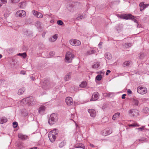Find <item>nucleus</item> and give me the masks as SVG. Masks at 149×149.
Listing matches in <instances>:
<instances>
[{
  "mask_svg": "<svg viewBox=\"0 0 149 149\" xmlns=\"http://www.w3.org/2000/svg\"><path fill=\"white\" fill-rule=\"evenodd\" d=\"M74 57V55L73 54L70 52H68L66 54L65 57V62L68 63H70Z\"/></svg>",
  "mask_w": 149,
  "mask_h": 149,
  "instance_id": "nucleus-4",
  "label": "nucleus"
},
{
  "mask_svg": "<svg viewBox=\"0 0 149 149\" xmlns=\"http://www.w3.org/2000/svg\"><path fill=\"white\" fill-rule=\"evenodd\" d=\"M58 37L57 34H55L49 38V41L50 42H52L55 41L57 39Z\"/></svg>",
  "mask_w": 149,
  "mask_h": 149,
  "instance_id": "nucleus-18",
  "label": "nucleus"
},
{
  "mask_svg": "<svg viewBox=\"0 0 149 149\" xmlns=\"http://www.w3.org/2000/svg\"><path fill=\"white\" fill-rule=\"evenodd\" d=\"M65 101L67 104L68 106L71 105L73 103L72 98L70 97H67L66 98Z\"/></svg>",
  "mask_w": 149,
  "mask_h": 149,
  "instance_id": "nucleus-10",
  "label": "nucleus"
},
{
  "mask_svg": "<svg viewBox=\"0 0 149 149\" xmlns=\"http://www.w3.org/2000/svg\"><path fill=\"white\" fill-rule=\"evenodd\" d=\"M100 63L98 62L94 63L93 65H92V67L94 68H97L100 66Z\"/></svg>",
  "mask_w": 149,
  "mask_h": 149,
  "instance_id": "nucleus-27",
  "label": "nucleus"
},
{
  "mask_svg": "<svg viewBox=\"0 0 149 149\" xmlns=\"http://www.w3.org/2000/svg\"><path fill=\"white\" fill-rule=\"evenodd\" d=\"M102 78V76L100 74H98L96 77L95 79L97 81H100Z\"/></svg>",
  "mask_w": 149,
  "mask_h": 149,
  "instance_id": "nucleus-33",
  "label": "nucleus"
},
{
  "mask_svg": "<svg viewBox=\"0 0 149 149\" xmlns=\"http://www.w3.org/2000/svg\"><path fill=\"white\" fill-rule=\"evenodd\" d=\"M126 95L125 94H123L122 96V98L123 99H124L125 98V96Z\"/></svg>",
  "mask_w": 149,
  "mask_h": 149,
  "instance_id": "nucleus-52",
  "label": "nucleus"
},
{
  "mask_svg": "<svg viewBox=\"0 0 149 149\" xmlns=\"http://www.w3.org/2000/svg\"><path fill=\"white\" fill-rule=\"evenodd\" d=\"M4 81L3 80L0 79V85H3Z\"/></svg>",
  "mask_w": 149,
  "mask_h": 149,
  "instance_id": "nucleus-44",
  "label": "nucleus"
},
{
  "mask_svg": "<svg viewBox=\"0 0 149 149\" xmlns=\"http://www.w3.org/2000/svg\"><path fill=\"white\" fill-rule=\"evenodd\" d=\"M112 133V130L109 129H106L103 130L102 132L103 135L106 136Z\"/></svg>",
  "mask_w": 149,
  "mask_h": 149,
  "instance_id": "nucleus-13",
  "label": "nucleus"
},
{
  "mask_svg": "<svg viewBox=\"0 0 149 149\" xmlns=\"http://www.w3.org/2000/svg\"><path fill=\"white\" fill-rule=\"evenodd\" d=\"M1 6V3H0V7Z\"/></svg>",
  "mask_w": 149,
  "mask_h": 149,
  "instance_id": "nucleus-62",
  "label": "nucleus"
},
{
  "mask_svg": "<svg viewBox=\"0 0 149 149\" xmlns=\"http://www.w3.org/2000/svg\"><path fill=\"white\" fill-rule=\"evenodd\" d=\"M58 130L57 129H54L49 132L48 137L51 142H54L58 136Z\"/></svg>",
  "mask_w": 149,
  "mask_h": 149,
  "instance_id": "nucleus-2",
  "label": "nucleus"
},
{
  "mask_svg": "<svg viewBox=\"0 0 149 149\" xmlns=\"http://www.w3.org/2000/svg\"><path fill=\"white\" fill-rule=\"evenodd\" d=\"M21 104L27 105L28 106H32L36 104L35 100L33 97L31 96L24 98L21 100Z\"/></svg>",
  "mask_w": 149,
  "mask_h": 149,
  "instance_id": "nucleus-1",
  "label": "nucleus"
},
{
  "mask_svg": "<svg viewBox=\"0 0 149 149\" xmlns=\"http://www.w3.org/2000/svg\"><path fill=\"white\" fill-rule=\"evenodd\" d=\"M46 107L44 105H41L38 109V112L40 114H43L45 110Z\"/></svg>",
  "mask_w": 149,
  "mask_h": 149,
  "instance_id": "nucleus-11",
  "label": "nucleus"
},
{
  "mask_svg": "<svg viewBox=\"0 0 149 149\" xmlns=\"http://www.w3.org/2000/svg\"><path fill=\"white\" fill-rule=\"evenodd\" d=\"M35 149V148H34V147H33V148H30V149Z\"/></svg>",
  "mask_w": 149,
  "mask_h": 149,
  "instance_id": "nucleus-59",
  "label": "nucleus"
},
{
  "mask_svg": "<svg viewBox=\"0 0 149 149\" xmlns=\"http://www.w3.org/2000/svg\"><path fill=\"white\" fill-rule=\"evenodd\" d=\"M66 144V141L65 140L63 141L59 144V146L60 148H62Z\"/></svg>",
  "mask_w": 149,
  "mask_h": 149,
  "instance_id": "nucleus-28",
  "label": "nucleus"
},
{
  "mask_svg": "<svg viewBox=\"0 0 149 149\" xmlns=\"http://www.w3.org/2000/svg\"><path fill=\"white\" fill-rule=\"evenodd\" d=\"M31 79L33 81H34L35 79L34 77H33V76L31 77Z\"/></svg>",
  "mask_w": 149,
  "mask_h": 149,
  "instance_id": "nucleus-55",
  "label": "nucleus"
},
{
  "mask_svg": "<svg viewBox=\"0 0 149 149\" xmlns=\"http://www.w3.org/2000/svg\"><path fill=\"white\" fill-rule=\"evenodd\" d=\"M17 55L18 56H20L24 58H25L27 56L26 54V53H19L17 54Z\"/></svg>",
  "mask_w": 149,
  "mask_h": 149,
  "instance_id": "nucleus-29",
  "label": "nucleus"
},
{
  "mask_svg": "<svg viewBox=\"0 0 149 149\" xmlns=\"http://www.w3.org/2000/svg\"><path fill=\"white\" fill-rule=\"evenodd\" d=\"M137 92L143 95L146 93L147 92V89L144 87L139 86L137 88Z\"/></svg>",
  "mask_w": 149,
  "mask_h": 149,
  "instance_id": "nucleus-5",
  "label": "nucleus"
},
{
  "mask_svg": "<svg viewBox=\"0 0 149 149\" xmlns=\"http://www.w3.org/2000/svg\"><path fill=\"white\" fill-rule=\"evenodd\" d=\"M58 116L57 114L52 113L50 115L48 120L49 124L52 125L56 123L58 120Z\"/></svg>",
  "mask_w": 149,
  "mask_h": 149,
  "instance_id": "nucleus-3",
  "label": "nucleus"
},
{
  "mask_svg": "<svg viewBox=\"0 0 149 149\" xmlns=\"http://www.w3.org/2000/svg\"><path fill=\"white\" fill-rule=\"evenodd\" d=\"M103 43L102 42H100L99 43V44H98V46H99V47L100 48H101V47H100V46H101L102 45V44Z\"/></svg>",
  "mask_w": 149,
  "mask_h": 149,
  "instance_id": "nucleus-54",
  "label": "nucleus"
},
{
  "mask_svg": "<svg viewBox=\"0 0 149 149\" xmlns=\"http://www.w3.org/2000/svg\"><path fill=\"white\" fill-rule=\"evenodd\" d=\"M144 56V54H141L139 56V58L140 59H142L143 58Z\"/></svg>",
  "mask_w": 149,
  "mask_h": 149,
  "instance_id": "nucleus-41",
  "label": "nucleus"
},
{
  "mask_svg": "<svg viewBox=\"0 0 149 149\" xmlns=\"http://www.w3.org/2000/svg\"><path fill=\"white\" fill-rule=\"evenodd\" d=\"M132 44L130 43H127L125 44L124 45L123 47H124L125 48H127L128 47H130L132 46Z\"/></svg>",
  "mask_w": 149,
  "mask_h": 149,
  "instance_id": "nucleus-32",
  "label": "nucleus"
},
{
  "mask_svg": "<svg viewBox=\"0 0 149 149\" xmlns=\"http://www.w3.org/2000/svg\"><path fill=\"white\" fill-rule=\"evenodd\" d=\"M99 97V95L97 92L94 93L92 95L90 101H95L97 100Z\"/></svg>",
  "mask_w": 149,
  "mask_h": 149,
  "instance_id": "nucleus-14",
  "label": "nucleus"
},
{
  "mask_svg": "<svg viewBox=\"0 0 149 149\" xmlns=\"http://www.w3.org/2000/svg\"><path fill=\"white\" fill-rule=\"evenodd\" d=\"M69 42L70 45L73 46H78L81 44V42L79 40L74 39L70 40Z\"/></svg>",
  "mask_w": 149,
  "mask_h": 149,
  "instance_id": "nucleus-6",
  "label": "nucleus"
},
{
  "mask_svg": "<svg viewBox=\"0 0 149 149\" xmlns=\"http://www.w3.org/2000/svg\"><path fill=\"white\" fill-rule=\"evenodd\" d=\"M97 50V49L96 48H91L87 51L86 54L87 55H90L95 54L96 53Z\"/></svg>",
  "mask_w": 149,
  "mask_h": 149,
  "instance_id": "nucleus-8",
  "label": "nucleus"
},
{
  "mask_svg": "<svg viewBox=\"0 0 149 149\" xmlns=\"http://www.w3.org/2000/svg\"><path fill=\"white\" fill-rule=\"evenodd\" d=\"M90 145L92 147H94L93 145L92 144H90Z\"/></svg>",
  "mask_w": 149,
  "mask_h": 149,
  "instance_id": "nucleus-58",
  "label": "nucleus"
},
{
  "mask_svg": "<svg viewBox=\"0 0 149 149\" xmlns=\"http://www.w3.org/2000/svg\"><path fill=\"white\" fill-rule=\"evenodd\" d=\"M34 148H35L34 149H37V147H34Z\"/></svg>",
  "mask_w": 149,
  "mask_h": 149,
  "instance_id": "nucleus-61",
  "label": "nucleus"
},
{
  "mask_svg": "<svg viewBox=\"0 0 149 149\" xmlns=\"http://www.w3.org/2000/svg\"><path fill=\"white\" fill-rule=\"evenodd\" d=\"M26 6V3L24 2H22L19 4V6L22 8H24Z\"/></svg>",
  "mask_w": 149,
  "mask_h": 149,
  "instance_id": "nucleus-23",
  "label": "nucleus"
},
{
  "mask_svg": "<svg viewBox=\"0 0 149 149\" xmlns=\"http://www.w3.org/2000/svg\"><path fill=\"white\" fill-rule=\"evenodd\" d=\"M32 13L33 15L38 18H41L43 15L42 13L35 10H33Z\"/></svg>",
  "mask_w": 149,
  "mask_h": 149,
  "instance_id": "nucleus-15",
  "label": "nucleus"
},
{
  "mask_svg": "<svg viewBox=\"0 0 149 149\" xmlns=\"http://www.w3.org/2000/svg\"><path fill=\"white\" fill-rule=\"evenodd\" d=\"M8 120L5 117H2L0 118V124H2L6 123Z\"/></svg>",
  "mask_w": 149,
  "mask_h": 149,
  "instance_id": "nucleus-20",
  "label": "nucleus"
},
{
  "mask_svg": "<svg viewBox=\"0 0 149 149\" xmlns=\"http://www.w3.org/2000/svg\"><path fill=\"white\" fill-rule=\"evenodd\" d=\"M20 0H10L11 3H16L18 2Z\"/></svg>",
  "mask_w": 149,
  "mask_h": 149,
  "instance_id": "nucleus-37",
  "label": "nucleus"
},
{
  "mask_svg": "<svg viewBox=\"0 0 149 149\" xmlns=\"http://www.w3.org/2000/svg\"><path fill=\"white\" fill-rule=\"evenodd\" d=\"M110 72H111V71L109 70H107V72L106 73V75H108V73H110Z\"/></svg>",
  "mask_w": 149,
  "mask_h": 149,
  "instance_id": "nucleus-51",
  "label": "nucleus"
},
{
  "mask_svg": "<svg viewBox=\"0 0 149 149\" xmlns=\"http://www.w3.org/2000/svg\"><path fill=\"white\" fill-rule=\"evenodd\" d=\"M2 57V56L0 54V58H1Z\"/></svg>",
  "mask_w": 149,
  "mask_h": 149,
  "instance_id": "nucleus-60",
  "label": "nucleus"
},
{
  "mask_svg": "<svg viewBox=\"0 0 149 149\" xmlns=\"http://www.w3.org/2000/svg\"><path fill=\"white\" fill-rule=\"evenodd\" d=\"M88 112L90 114L91 116L92 117H95L96 116L95 111L93 109H88Z\"/></svg>",
  "mask_w": 149,
  "mask_h": 149,
  "instance_id": "nucleus-17",
  "label": "nucleus"
},
{
  "mask_svg": "<svg viewBox=\"0 0 149 149\" xmlns=\"http://www.w3.org/2000/svg\"><path fill=\"white\" fill-rule=\"evenodd\" d=\"M129 127H139V125L136 123H134L131 124H129L128 125Z\"/></svg>",
  "mask_w": 149,
  "mask_h": 149,
  "instance_id": "nucleus-34",
  "label": "nucleus"
},
{
  "mask_svg": "<svg viewBox=\"0 0 149 149\" xmlns=\"http://www.w3.org/2000/svg\"><path fill=\"white\" fill-rule=\"evenodd\" d=\"M18 138L22 140H24L27 139L28 138L27 136L22 134L21 133H19L18 134Z\"/></svg>",
  "mask_w": 149,
  "mask_h": 149,
  "instance_id": "nucleus-19",
  "label": "nucleus"
},
{
  "mask_svg": "<svg viewBox=\"0 0 149 149\" xmlns=\"http://www.w3.org/2000/svg\"><path fill=\"white\" fill-rule=\"evenodd\" d=\"M87 84L86 81H83L79 85L80 87L81 88H84L86 86Z\"/></svg>",
  "mask_w": 149,
  "mask_h": 149,
  "instance_id": "nucleus-30",
  "label": "nucleus"
},
{
  "mask_svg": "<svg viewBox=\"0 0 149 149\" xmlns=\"http://www.w3.org/2000/svg\"><path fill=\"white\" fill-rule=\"evenodd\" d=\"M149 6V4H144V3L143 2L140 3L139 4V6L140 11H142Z\"/></svg>",
  "mask_w": 149,
  "mask_h": 149,
  "instance_id": "nucleus-16",
  "label": "nucleus"
},
{
  "mask_svg": "<svg viewBox=\"0 0 149 149\" xmlns=\"http://www.w3.org/2000/svg\"><path fill=\"white\" fill-rule=\"evenodd\" d=\"M128 113L130 116L134 117L138 115L139 112L136 109H132L128 111Z\"/></svg>",
  "mask_w": 149,
  "mask_h": 149,
  "instance_id": "nucleus-7",
  "label": "nucleus"
},
{
  "mask_svg": "<svg viewBox=\"0 0 149 149\" xmlns=\"http://www.w3.org/2000/svg\"><path fill=\"white\" fill-rule=\"evenodd\" d=\"M41 23L39 21L37 22L36 24V26L38 28H40Z\"/></svg>",
  "mask_w": 149,
  "mask_h": 149,
  "instance_id": "nucleus-35",
  "label": "nucleus"
},
{
  "mask_svg": "<svg viewBox=\"0 0 149 149\" xmlns=\"http://www.w3.org/2000/svg\"><path fill=\"white\" fill-rule=\"evenodd\" d=\"M55 54V53L54 52H51L49 53V55L50 56H53Z\"/></svg>",
  "mask_w": 149,
  "mask_h": 149,
  "instance_id": "nucleus-45",
  "label": "nucleus"
},
{
  "mask_svg": "<svg viewBox=\"0 0 149 149\" xmlns=\"http://www.w3.org/2000/svg\"><path fill=\"white\" fill-rule=\"evenodd\" d=\"M131 63V61H127L124 62L123 64L124 67H125L129 66Z\"/></svg>",
  "mask_w": 149,
  "mask_h": 149,
  "instance_id": "nucleus-31",
  "label": "nucleus"
},
{
  "mask_svg": "<svg viewBox=\"0 0 149 149\" xmlns=\"http://www.w3.org/2000/svg\"><path fill=\"white\" fill-rule=\"evenodd\" d=\"M30 33L29 31H27L24 34L27 36H30Z\"/></svg>",
  "mask_w": 149,
  "mask_h": 149,
  "instance_id": "nucleus-42",
  "label": "nucleus"
},
{
  "mask_svg": "<svg viewBox=\"0 0 149 149\" xmlns=\"http://www.w3.org/2000/svg\"><path fill=\"white\" fill-rule=\"evenodd\" d=\"M120 113H115L112 117V119L115 120V119L119 118L120 115Z\"/></svg>",
  "mask_w": 149,
  "mask_h": 149,
  "instance_id": "nucleus-26",
  "label": "nucleus"
},
{
  "mask_svg": "<svg viewBox=\"0 0 149 149\" xmlns=\"http://www.w3.org/2000/svg\"><path fill=\"white\" fill-rule=\"evenodd\" d=\"M45 32H44L42 34V36L43 37H45Z\"/></svg>",
  "mask_w": 149,
  "mask_h": 149,
  "instance_id": "nucleus-56",
  "label": "nucleus"
},
{
  "mask_svg": "<svg viewBox=\"0 0 149 149\" xmlns=\"http://www.w3.org/2000/svg\"><path fill=\"white\" fill-rule=\"evenodd\" d=\"M3 3H7V1L6 0H0Z\"/></svg>",
  "mask_w": 149,
  "mask_h": 149,
  "instance_id": "nucleus-43",
  "label": "nucleus"
},
{
  "mask_svg": "<svg viewBox=\"0 0 149 149\" xmlns=\"http://www.w3.org/2000/svg\"><path fill=\"white\" fill-rule=\"evenodd\" d=\"M120 1L119 0L116 1H114V3L115 4H117L119 3Z\"/></svg>",
  "mask_w": 149,
  "mask_h": 149,
  "instance_id": "nucleus-49",
  "label": "nucleus"
},
{
  "mask_svg": "<svg viewBox=\"0 0 149 149\" xmlns=\"http://www.w3.org/2000/svg\"><path fill=\"white\" fill-rule=\"evenodd\" d=\"M144 127L145 126H142L141 127L136 128V129H137L138 130H139L141 131H142L144 130Z\"/></svg>",
  "mask_w": 149,
  "mask_h": 149,
  "instance_id": "nucleus-38",
  "label": "nucleus"
},
{
  "mask_svg": "<svg viewBox=\"0 0 149 149\" xmlns=\"http://www.w3.org/2000/svg\"><path fill=\"white\" fill-rule=\"evenodd\" d=\"M71 75V72H69L67 74L65 77V81H68L69 80L70 78Z\"/></svg>",
  "mask_w": 149,
  "mask_h": 149,
  "instance_id": "nucleus-22",
  "label": "nucleus"
},
{
  "mask_svg": "<svg viewBox=\"0 0 149 149\" xmlns=\"http://www.w3.org/2000/svg\"><path fill=\"white\" fill-rule=\"evenodd\" d=\"M20 74L23 75H24L26 74V72L24 71H22L20 72Z\"/></svg>",
  "mask_w": 149,
  "mask_h": 149,
  "instance_id": "nucleus-46",
  "label": "nucleus"
},
{
  "mask_svg": "<svg viewBox=\"0 0 149 149\" xmlns=\"http://www.w3.org/2000/svg\"><path fill=\"white\" fill-rule=\"evenodd\" d=\"M121 17L125 19H133L134 18V17L132 16L131 14H129L128 15H122Z\"/></svg>",
  "mask_w": 149,
  "mask_h": 149,
  "instance_id": "nucleus-9",
  "label": "nucleus"
},
{
  "mask_svg": "<svg viewBox=\"0 0 149 149\" xmlns=\"http://www.w3.org/2000/svg\"><path fill=\"white\" fill-rule=\"evenodd\" d=\"M17 15L19 17H24L26 15V12L22 10H19L16 13Z\"/></svg>",
  "mask_w": 149,
  "mask_h": 149,
  "instance_id": "nucleus-12",
  "label": "nucleus"
},
{
  "mask_svg": "<svg viewBox=\"0 0 149 149\" xmlns=\"http://www.w3.org/2000/svg\"><path fill=\"white\" fill-rule=\"evenodd\" d=\"M84 145L83 144H82L81 143H79V146H77L76 147V148H83V147H84Z\"/></svg>",
  "mask_w": 149,
  "mask_h": 149,
  "instance_id": "nucleus-40",
  "label": "nucleus"
},
{
  "mask_svg": "<svg viewBox=\"0 0 149 149\" xmlns=\"http://www.w3.org/2000/svg\"><path fill=\"white\" fill-rule=\"evenodd\" d=\"M133 103L134 105L136 106H138L139 103V101L138 99L136 98H134L132 100Z\"/></svg>",
  "mask_w": 149,
  "mask_h": 149,
  "instance_id": "nucleus-25",
  "label": "nucleus"
},
{
  "mask_svg": "<svg viewBox=\"0 0 149 149\" xmlns=\"http://www.w3.org/2000/svg\"><path fill=\"white\" fill-rule=\"evenodd\" d=\"M25 90V89L24 87H22L19 89L18 92V94L19 95H21L23 94Z\"/></svg>",
  "mask_w": 149,
  "mask_h": 149,
  "instance_id": "nucleus-21",
  "label": "nucleus"
},
{
  "mask_svg": "<svg viewBox=\"0 0 149 149\" xmlns=\"http://www.w3.org/2000/svg\"><path fill=\"white\" fill-rule=\"evenodd\" d=\"M57 23L59 25H62L63 24V22L61 20H59L57 21Z\"/></svg>",
  "mask_w": 149,
  "mask_h": 149,
  "instance_id": "nucleus-36",
  "label": "nucleus"
},
{
  "mask_svg": "<svg viewBox=\"0 0 149 149\" xmlns=\"http://www.w3.org/2000/svg\"><path fill=\"white\" fill-rule=\"evenodd\" d=\"M74 116V114H71V118H73Z\"/></svg>",
  "mask_w": 149,
  "mask_h": 149,
  "instance_id": "nucleus-57",
  "label": "nucleus"
},
{
  "mask_svg": "<svg viewBox=\"0 0 149 149\" xmlns=\"http://www.w3.org/2000/svg\"><path fill=\"white\" fill-rule=\"evenodd\" d=\"M83 16L82 15H81L80 16L78 17L77 18V19L78 20H79V19H83Z\"/></svg>",
  "mask_w": 149,
  "mask_h": 149,
  "instance_id": "nucleus-47",
  "label": "nucleus"
},
{
  "mask_svg": "<svg viewBox=\"0 0 149 149\" xmlns=\"http://www.w3.org/2000/svg\"><path fill=\"white\" fill-rule=\"evenodd\" d=\"M13 126L14 128L16 127L17 126V123L16 122L13 123Z\"/></svg>",
  "mask_w": 149,
  "mask_h": 149,
  "instance_id": "nucleus-39",
  "label": "nucleus"
},
{
  "mask_svg": "<svg viewBox=\"0 0 149 149\" xmlns=\"http://www.w3.org/2000/svg\"><path fill=\"white\" fill-rule=\"evenodd\" d=\"M127 92L128 94H131L132 93V92L129 89L127 90Z\"/></svg>",
  "mask_w": 149,
  "mask_h": 149,
  "instance_id": "nucleus-50",
  "label": "nucleus"
},
{
  "mask_svg": "<svg viewBox=\"0 0 149 149\" xmlns=\"http://www.w3.org/2000/svg\"><path fill=\"white\" fill-rule=\"evenodd\" d=\"M105 58L108 59H110L112 57L111 54L109 52L106 53L104 55Z\"/></svg>",
  "mask_w": 149,
  "mask_h": 149,
  "instance_id": "nucleus-24",
  "label": "nucleus"
},
{
  "mask_svg": "<svg viewBox=\"0 0 149 149\" xmlns=\"http://www.w3.org/2000/svg\"><path fill=\"white\" fill-rule=\"evenodd\" d=\"M117 31L118 32H120L121 30V28H120L119 27L116 28Z\"/></svg>",
  "mask_w": 149,
  "mask_h": 149,
  "instance_id": "nucleus-48",
  "label": "nucleus"
},
{
  "mask_svg": "<svg viewBox=\"0 0 149 149\" xmlns=\"http://www.w3.org/2000/svg\"><path fill=\"white\" fill-rule=\"evenodd\" d=\"M135 23H137V21L135 19V17H134V18L133 19H131Z\"/></svg>",
  "mask_w": 149,
  "mask_h": 149,
  "instance_id": "nucleus-53",
  "label": "nucleus"
}]
</instances>
